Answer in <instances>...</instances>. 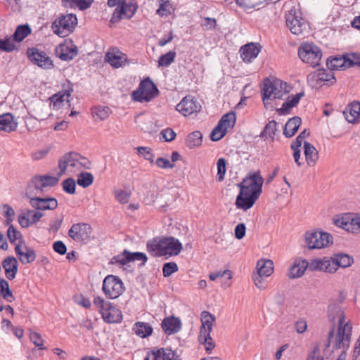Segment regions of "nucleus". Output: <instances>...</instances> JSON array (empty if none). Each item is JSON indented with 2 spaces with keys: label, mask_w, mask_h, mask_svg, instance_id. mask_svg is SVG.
<instances>
[{
  "label": "nucleus",
  "mask_w": 360,
  "mask_h": 360,
  "mask_svg": "<svg viewBox=\"0 0 360 360\" xmlns=\"http://www.w3.org/2000/svg\"><path fill=\"white\" fill-rule=\"evenodd\" d=\"M59 181V177L49 175H35L29 181L25 189V196L37 195L46 187H53Z\"/></svg>",
  "instance_id": "3"
},
{
  "label": "nucleus",
  "mask_w": 360,
  "mask_h": 360,
  "mask_svg": "<svg viewBox=\"0 0 360 360\" xmlns=\"http://www.w3.org/2000/svg\"><path fill=\"white\" fill-rule=\"evenodd\" d=\"M178 271V266L175 262H167L163 264L162 274L164 277H169Z\"/></svg>",
  "instance_id": "57"
},
{
  "label": "nucleus",
  "mask_w": 360,
  "mask_h": 360,
  "mask_svg": "<svg viewBox=\"0 0 360 360\" xmlns=\"http://www.w3.org/2000/svg\"><path fill=\"white\" fill-rule=\"evenodd\" d=\"M142 261V264L144 265L148 260L146 254L140 252H131L127 250H124L122 253L115 256L112 259V263H117L122 266L134 261Z\"/></svg>",
  "instance_id": "19"
},
{
  "label": "nucleus",
  "mask_w": 360,
  "mask_h": 360,
  "mask_svg": "<svg viewBox=\"0 0 360 360\" xmlns=\"http://www.w3.org/2000/svg\"><path fill=\"white\" fill-rule=\"evenodd\" d=\"M91 112L95 120L102 121L106 120L109 117L111 113V110L108 106L99 105L93 108Z\"/></svg>",
  "instance_id": "47"
},
{
  "label": "nucleus",
  "mask_w": 360,
  "mask_h": 360,
  "mask_svg": "<svg viewBox=\"0 0 360 360\" xmlns=\"http://www.w3.org/2000/svg\"><path fill=\"white\" fill-rule=\"evenodd\" d=\"M265 2L266 0H236V4L245 10L254 8Z\"/></svg>",
  "instance_id": "51"
},
{
  "label": "nucleus",
  "mask_w": 360,
  "mask_h": 360,
  "mask_svg": "<svg viewBox=\"0 0 360 360\" xmlns=\"http://www.w3.org/2000/svg\"><path fill=\"white\" fill-rule=\"evenodd\" d=\"M304 96V92L301 91L296 95L289 96L287 101L284 102L281 108L277 111L280 115H285L289 112L290 110L296 106L300 99Z\"/></svg>",
  "instance_id": "34"
},
{
  "label": "nucleus",
  "mask_w": 360,
  "mask_h": 360,
  "mask_svg": "<svg viewBox=\"0 0 360 360\" xmlns=\"http://www.w3.org/2000/svg\"><path fill=\"white\" fill-rule=\"evenodd\" d=\"M92 228L86 223L73 224L68 231V236L77 242L86 243L91 238Z\"/></svg>",
  "instance_id": "13"
},
{
  "label": "nucleus",
  "mask_w": 360,
  "mask_h": 360,
  "mask_svg": "<svg viewBox=\"0 0 360 360\" xmlns=\"http://www.w3.org/2000/svg\"><path fill=\"white\" fill-rule=\"evenodd\" d=\"M165 237L155 238L147 243V250L153 257L165 256Z\"/></svg>",
  "instance_id": "23"
},
{
  "label": "nucleus",
  "mask_w": 360,
  "mask_h": 360,
  "mask_svg": "<svg viewBox=\"0 0 360 360\" xmlns=\"http://www.w3.org/2000/svg\"><path fill=\"white\" fill-rule=\"evenodd\" d=\"M176 110L186 117L194 112H200L201 105L193 96H186L176 105Z\"/></svg>",
  "instance_id": "18"
},
{
  "label": "nucleus",
  "mask_w": 360,
  "mask_h": 360,
  "mask_svg": "<svg viewBox=\"0 0 360 360\" xmlns=\"http://www.w3.org/2000/svg\"><path fill=\"white\" fill-rule=\"evenodd\" d=\"M333 258L336 264V266H340L342 268L349 267L354 262L353 257L345 253L335 254Z\"/></svg>",
  "instance_id": "45"
},
{
  "label": "nucleus",
  "mask_w": 360,
  "mask_h": 360,
  "mask_svg": "<svg viewBox=\"0 0 360 360\" xmlns=\"http://www.w3.org/2000/svg\"><path fill=\"white\" fill-rule=\"evenodd\" d=\"M73 91L72 87L68 86L67 89H63L62 91L54 94L51 100L53 103L54 106L60 105L66 98H68L72 92Z\"/></svg>",
  "instance_id": "46"
},
{
  "label": "nucleus",
  "mask_w": 360,
  "mask_h": 360,
  "mask_svg": "<svg viewBox=\"0 0 360 360\" xmlns=\"http://www.w3.org/2000/svg\"><path fill=\"white\" fill-rule=\"evenodd\" d=\"M257 273L264 277L269 276L274 270L273 262L270 259H260L257 263Z\"/></svg>",
  "instance_id": "39"
},
{
  "label": "nucleus",
  "mask_w": 360,
  "mask_h": 360,
  "mask_svg": "<svg viewBox=\"0 0 360 360\" xmlns=\"http://www.w3.org/2000/svg\"><path fill=\"white\" fill-rule=\"evenodd\" d=\"M77 18L75 14L61 15L52 23L53 32L60 37H65L72 33L76 25Z\"/></svg>",
  "instance_id": "7"
},
{
  "label": "nucleus",
  "mask_w": 360,
  "mask_h": 360,
  "mask_svg": "<svg viewBox=\"0 0 360 360\" xmlns=\"http://www.w3.org/2000/svg\"><path fill=\"white\" fill-rule=\"evenodd\" d=\"M176 55V53L174 51H169L165 54H162L158 60L159 66H169L172 62H174Z\"/></svg>",
  "instance_id": "53"
},
{
  "label": "nucleus",
  "mask_w": 360,
  "mask_h": 360,
  "mask_svg": "<svg viewBox=\"0 0 360 360\" xmlns=\"http://www.w3.org/2000/svg\"><path fill=\"white\" fill-rule=\"evenodd\" d=\"M260 52V47L253 43L243 46L240 49V57L243 61L250 63Z\"/></svg>",
  "instance_id": "27"
},
{
  "label": "nucleus",
  "mask_w": 360,
  "mask_h": 360,
  "mask_svg": "<svg viewBox=\"0 0 360 360\" xmlns=\"http://www.w3.org/2000/svg\"><path fill=\"white\" fill-rule=\"evenodd\" d=\"M304 153L307 165L309 167H314L319 159V153L316 148L310 143L304 141Z\"/></svg>",
  "instance_id": "35"
},
{
  "label": "nucleus",
  "mask_w": 360,
  "mask_h": 360,
  "mask_svg": "<svg viewBox=\"0 0 360 360\" xmlns=\"http://www.w3.org/2000/svg\"><path fill=\"white\" fill-rule=\"evenodd\" d=\"M137 150L139 154L142 155L143 158L150 161V163L154 162V154L152 153L150 148L148 147H138Z\"/></svg>",
  "instance_id": "61"
},
{
  "label": "nucleus",
  "mask_w": 360,
  "mask_h": 360,
  "mask_svg": "<svg viewBox=\"0 0 360 360\" xmlns=\"http://www.w3.org/2000/svg\"><path fill=\"white\" fill-rule=\"evenodd\" d=\"M226 130H221V128H219L217 125L210 134V139L213 141H217L221 139L226 135Z\"/></svg>",
  "instance_id": "64"
},
{
  "label": "nucleus",
  "mask_w": 360,
  "mask_h": 360,
  "mask_svg": "<svg viewBox=\"0 0 360 360\" xmlns=\"http://www.w3.org/2000/svg\"><path fill=\"white\" fill-rule=\"evenodd\" d=\"M57 56L62 60L69 61L72 60L78 53V49L76 45L72 44L70 47L65 45H60L56 50Z\"/></svg>",
  "instance_id": "30"
},
{
  "label": "nucleus",
  "mask_w": 360,
  "mask_h": 360,
  "mask_svg": "<svg viewBox=\"0 0 360 360\" xmlns=\"http://www.w3.org/2000/svg\"><path fill=\"white\" fill-rule=\"evenodd\" d=\"M352 330V325L349 322L345 323V314H342L338 318V331L335 335L333 346L334 349H342L347 350L349 349L351 341Z\"/></svg>",
  "instance_id": "4"
},
{
  "label": "nucleus",
  "mask_w": 360,
  "mask_h": 360,
  "mask_svg": "<svg viewBox=\"0 0 360 360\" xmlns=\"http://www.w3.org/2000/svg\"><path fill=\"white\" fill-rule=\"evenodd\" d=\"M283 85L286 86L287 84L283 83L280 79L271 80L268 78L264 81V86L262 90V97L264 105L268 103L269 100L281 99L287 94L284 89Z\"/></svg>",
  "instance_id": "5"
},
{
  "label": "nucleus",
  "mask_w": 360,
  "mask_h": 360,
  "mask_svg": "<svg viewBox=\"0 0 360 360\" xmlns=\"http://www.w3.org/2000/svg\"><path fill=\"white\" fill-rule=\"evenodd\" d=\"M165 255H178L183 248L179 240L174 237H165Z\"/></svg>",
  "instance_id": "33"
},
{
  "label": "nucleus",
  "mask_w": 360,
  "mask_h": 360,
  "mask_svg": "<svg viewBox=\"0 0 360 360\" xmlns=\"http://www.w3.org/2000/svg\"><path fill=\"white\" fill-rule=\"evenodd\" d=\"M107 4L109 7L117 6L110 20L112 23L118 22L122 19H131L138 9L136 0H108Z\"/></svg>",
  "instance_id": "2"
},
{
  "label": "nucleus",
  "mask_w": 360,
  "mask_h": 360,
  "mask_svg": "<svg viewBox=\"0 0 360 360\" xmlns=\"http://www.w3.org/2000/svg\"><path fill=\"white\" fill-rule=\"evenodd\" d=\"M15 252L22 264L32 263L36 259L35 251L27 245L22 248L21 244H17L15 247Z\"/></svg>",
  "instance_id": "22"
},
{
  "label": "nucleus",
  "mask_w": 360,
  "mask_h": 360,
  "mask_svg": "<svg viewBox=\"0 0 360 360\" xmlns=\"http://www.w3.org/2000/svg\"><path fill=\"white\" fill-rule=\"evenodd\" d=\"M30 339L31 342L39 348V349H46V347H44L43 340L39 333L37 332H31L30 333Z\"/></svg>",
  "instance_id": "59"
},
{
  "label": "nucleus",
  "mask_w": 360,
  "mask_h": 360,
  "mask_svg": "<svg viewBox=\"0 0 360 360\" xmlns=\"http://www.w3.org/2000/svg\"><path fill=\"white\" fill-rule=\"evenodd\" d=\"M27 54L30 60L43 69H51L54 66L51 58L37 48L28 49Z\"/></svg>",
  "instance_id": "15"
},
{
  "label": "nucleus",
  "mask_w": 360,
  "mask_h": 360,
  "mask_svg": "<svg viewBox=\"0 0 360 360\" xmlns=\"http://www.w3.org/2000/svg\"><path fill=\"white\" fill-rule=\"evenodd\" d=\"M7 236L11 243L13 244L17 240H19L20 242L18 244H21L22 243V235L20 231L16 230L13 224H10L7 231Z\"/></svg>",
  "instance_id": "52"
},
{
  "label": "nucleus",
  "mask_w": 360,
  "mask_h": 360,
  "mask_svg": "<svg viewBox=\"0 0 360 360\" xmlns=\"http://www.w3.org/2000/svg\"><path fill=\"white\" fill-rule=\"evenodd\" d=\"M301 123L302 120L298 116H295L289 119L283 129V134L285 137L290 138L293 136L297 131Z\"/></svg>",
  "instance_id": "36"
},
{
  "label": "nucleus",
  "mask_w": 360,
  "mask_h": 360,
  "mask_svg": "<svg viewBox=\"0 0 360 360\" xmlns=\"http://www.w3.org/2000/svg\"><path fill=\"white\" fill-rule=\"evenodd\" d=\"M62 186L63 191L68 194H74L75 193L76 182L71 177L64 180L62 183Z\"/></svg>",
  "instance_id": "56"
},
{
  "label": "nucleus",
  "mask_w": 360,
  "mask_h": 360,
  "mask_svg": "<svg viewBox=\"0 0 360 360\" xmlns=\"http://www.w3.org/2000/svg\"><path fill=\"white\" fill-rule=\"evenodd\" d=\"M323 263L322 271L333 274L338 269L333 257H331L330 259L323 257Z\"/></svg>",
  "instance_id": "55"
},
{
  "label": "nucleus",
  "mask_w": 360,
  "mask_h": 360,
  "mask_svg": "<svg viewBox=\"0 0 360 360\" xmlns=\"http://www.w3.org/2000/svg\"><path fill=\"white\" fill-rule=\"evenodd\" d=\"M2 266L8 280H13L18 272V262L14 257H7L2 262Z\"/></svg>",
  "instance_id": "28"
},
{
  "label": "nucleus",
  "mask_w": 360,
  "mask_h": 360,
  "mask_svg": "<svg viewBox=\"0 0 360 360\" xmlns=\"http://www.w3.org/2000/svg\"><path fill=\"white\" fill-rule=\"evenodd\" d=\"M349 53L341 56H336L328 58L326 65L328 68L330 70H339L342 68H350V66H349Z\"/></svg>",
  "instance_id": "26"
},
{
  "label": "nucleus",
  "mask_w": 360,
  "mask_h": 360,
  "mask_svg": "<svg viewBox=\"0 0 360 360\" xmlns=\"http://www.w3.org/2000/svg\"><path fill=\"white\" fill-rule=\"evenodd\" d=\"M346 120L350 123L360 121V102L354 101L349 104L343 111Z\"/></svg>",
  "instance_id": "29"
},
{
  "label": "nucleus",
  "mask_w": 360,
  "mask_h": 360,
  "mask_svg": "<svg viewBox=\"0 0 360 360\" xmlns=\"http://www.w3.org/2000/svg\"><path fill=\"white\" fill-rule=\"evenodd\" d=\"M29 199L30 206L41 212L45 210H54L58 203L56 198L53 197L41 198L37 195L25 196Z\"/></svg>",
  "instance_id": "14"
},
{
  "label": "nucleus",
  "mask_w": 360,
  "mask_h": 360,
  "mask_svg": "<svg viewBox=\"0 0 360 360\" xmlns=\"http://www.w3.org/2000/svg\"><path fill=\"white\" fill-rule=\"evenodd\" d=\"M339 317L342 314H344L342 311H340V307L336 304H330L328 307V318L330 322H335L336 317L339 315Z\"/></svg>",
  "instance_id": "54"
},
{
  "label": "nucleus",
  "mask_w": 360,
  "mask_h": 360,
  "mask_svg": "<svg viewBox=\"0 0 360 360\" xmlns=\"http://www.w3.org/2000/svg\"><path fill=\"white\" fill-rule=\"evenodd\" d=\"M135 334L142 338L150 336L153 333V328L148 323L136 322L133 326Z\"/></svg>",
  "instance_id": "40"
},
{
  "label": "nucleus",
  "mask_w": 360,
  "mask_h": 360,
  "mask_svg": "<svg viewBox=\"0 0 360 360\" xmlns=\"http://www.w3.org/2000/svg\"><path fill=\"white\" fill-rule=\"evenodd\" d=\"M94 181V176L89 172H82L78 175L77 182L79 186L86 188Z\"/></svg>",
  "instance_id": "49"
},
{
  "label": "nucleus",
  "mask_w": 360,
  "mask_h": 360,
  "mask_svg": "<svg viewBox=\"0 0 360 360\" xmlns=\"http://www.w3.org/2000/svg\"><path fill=\"white\" fill-rule=\"evenodd\" d=\"M202 334H199L198 341L200 344L205 346V349L207 353H211L212 350L215 347V343L213 339L211 338L210 333H208V336Z\"/></svg>",
  "instance_id": "50"
},
{
  "label": "nucleus",
  "mask_w": 360,
  "mask_h": 360,
  "mask_svg": "<svg viewBox=\"0 0 360 360\" xmlns=\"http://www.w3.org/2000/svg\"><path fill=\"white\" fill-rule=\"evenodd\" d=\"M335 82L336 79L330 70L319 69L307 76V82L313 88L323 85L331 86Z\"/></svg>",
  "instance_id": "9"
},
{
  "label": "nucleus",
  "mask_w": 360,
  "mask_h": 360,
  "mask_svg": "<svg viewBox=\"0 0 360 360\" xmlns=\"http://www.w3.org/2000/svg\"><path fill=\"white\" fill-rule=\"evenodd\" d=\"M15 49H16V46L14 44L11 43L10 38L0 39V50L10 53Z\"/></svg>",
  "instance_id": "60"
},
{
  "label": "nucleus",
  "mask_w": 360,
  "mask_h": 360,
  "mask_svg": "<svg viewBox=\"0 0 360 360\" xmlns=\"http://www.w3.org/2000/svg\"><path fill=\"white\" fill-rule=\"evenodd\" d=\"M217 180L221 181L224 179L226 173V160L224 158H219L217 161Z\"/></svg>",
  "instance_id": "58"
},
{
  "label": "nucleus",
  "mask_w": 360,
  "mask_h": 360,
  "mask_svg": "<svg viewBox=\"0 0 360 360\" xmlns=\"http://www.w3.org/2000/svg\"><path fill=\"white\" fill-rule=\"evenodd\" d=\"M277 122L275 120L269 121L264 127L263 130L262 131L259 136L264 140L268 138L271 139L272 141L274 139V136L276 135V132L277 131Z\"/></svg>",
  "instance_id": "44"
},
{
  "label": "nucleus",
  "mask_w": 360,
  "mask_h": 360,
  "mask_svg": "<svg viewBox=\"0 0 360 360\" xmlns=\"http://www.w3.org/2000/svg\"><path fill=\"white\" fill-rule=\"evenodd\" d=\"M0 295L8 302L15 300V297L9 288V284L4 278H0Z\"/></svg>",
  "instance_id": "48"
},
{
  "label": "nucleus",
  "mask_w": 360,
  "mask_h": 360,
  "mask_svg": "<svg viewBox=\"0 0 360 360\" xmlns=\"http://www.w3.org/2000/svg\"><path fill=\"white\" fill-rule=\"evenodd\" d=\"M81 158V155L76 152H69L60 158L58 162L60 169L59 175L64 174L68 166L71 167H77L78 161Z\"/></svg>",
  "instance_id": "21"
},
{
  "label": "nucleus",
  "mask_w": 360,
  "mask_h": 360,
  "mask_svg": "<svg viewBox=\"0 0 360 360\" xmlns=\"http://www.w3.org/2000/svg\"><path fill=\"white\" fill-rule=\"evenodd\" d=\"M161 326L166 334L172 335L178 333L181 330V322L179 318L172 316L164 319Z\"/></svg>",
  "instance_id": "24"
},
{
  "label": "nucleus",
  "mask_w": 360,
  "mask_h": 360,
  "mask_svg": "<svg viewBox=\"0 0 360 360\" xmlns=\"http://www.w3.org/2000/svg\"><path fill=\"white\" fill-rule=\"evenodd\" d=\"M308 266L309 263L306 259H295L289 270L288 277L290 278H297L301 277L304 274Z\"/></svg>",
  "instance_id": "31"
},
{
  "label": "nucleus",
  "mask_w": 360,
  "mask_h": 360,
  "mask_svg": "<svg viewBox=\"0 0 360 360\" xmlns=\"http://www.w3.org/2000/svg\"><path fill=\"white\" fill-rule=\"evenodd\" d=\"M336 226L353 233H360V216L345 214L341 218L335 219Z\"/></svg>",
  "instance_id": "16"
},
{
  "label": "nucleus",
  "mask_w": 360,
  "mask_h": 360,
  "mask_svg": "<svg viewBox=\"0 0 360 360\" xmlns=\"http://www.w3.org/2000/svg\"><path fill=\"white\" fill-rule=\"evenodd\" d=\"M201 327L200 328V333L202 334L203 336L207 335L210 333L212 330L213 324L215 321V316L210 314L209 311H203L201 313Z\"/></svg>",
  "instance_id": "32"
},
{
  "label": "nucleus",
  "mask_w": 360,
  "mask_h": 360,
  "mask_svg": "<svg viewBox=\"0 0 360 360\" xmlns=\"http://www.w3.org/2000/svg\"><path fill=\"white\" fill-rule=\"evenodd\" d=\"M300 58L312 67L319 65L322 53L319 47L314 44L304 43L298 50Z\"/></svg>",
  "instance_id": "8"
},
{
  "label": "nucleus",
  "mask_w": 360,
  "mask_h": 360,
  "mask_svg": "<svg viewBox=\"0 0 360 360\" xmlns=\"http://www.w3.org/2000/svg\"><path fill=\"white\" fill-rule=\"evenodd\" d=\"M103 321L108 323H119L122 321V314L119 308L109 302L100 312Z\"/></svg>",
  "instance_id": "20"
},
{
  "label": "nucleus",
  "mask_w": 360,
  "mask_h": 360,
  "mask_svg": "<svg viewBox=\"0 0 360 360\" xmlns=\"http://www.w3.org/2000/svg\"><path fill=\"white\" fill-rule=\"evenodd\" d=\"M310 132L308 129H304L296 138L295 141L291 143V148H300L302 146V143L304 139L309 136Z\"/></svg>",
  "instance_id": "62"
},
{
  "label": "nucleus",
  "mask_w": 360,
  "mask_h": 360,
  "mask_svg": "<svg viewBox=\"0 0 360 360\" xmlns=\"http://www.w3.org/2000/svg\"><path fill=\"white\" fill-rule=\"evenodd\" d=\"M32 32L29 25H21L17 27L12 37L13 40L17 42L22 41L25 39Z\"/></svg>",
  "instance_id": "43"
},
{
  "label": "nucleus",
  "mask_w": 360,
  "mask_h": 360,
  "mask_svg": "<svg viewBox=\"0 0 360 360\" xmlns=\"http://www.w3.org/2000/svg\"><path fill=\"white\" fill-rule=\"evenodd\" d=\"M102 288L106 297L110 299L117 298L124 289L121 279L113 275H108L105 278Z\"/></svg>",
  "instance_id": "11"
},
{
  "label": "nucleus",
  "mask_w": 360,
  "mask_h": 360,
  "mask_svg": "<svg viewBox=\"0 0 360 360\" xmlns=\"http://www.w3.org/2000/svg\"><path fill=\"white\" fill-rule=\"evenodd\" d=\"M202 135L200 131H195L189 134L186 139V145L190 149L198 147L202 144Z\"/></svg>",
  "instance_id": "42"
},
{
  "label": "nucleus",
  "mask_w": 360,
  "mask_h": 360,
  "mask_svg": "<svg viewBox=\"0 0 360 360\" xmlns=\"http://www.w3.org/2000/svg\"><path fill=\"white\" fill-rule=\"evenodd\" d=\"M304 239L309 249H320L333 243L331 235L323 231L307 232Z\"/></svg>",
  "instance_id": "10"
},
{
  "label": "nucleus",
  "mask_w": 360,
  "mask_h": 360,
  "mask_svg": "<svg viewBox=\"0 0 360 360\" xmlns=\"http://www.w3.org/2000/svg\"><path fill=\"white\" fill-rule=\"evenodd\" d=\"M105 61L108 63L112 67L119 68L125 65L127 61V56L119 50L108 52L105 56Z\"/></svg>",
  "instance_id": "25"
},
{
  "label": "nucleus",
  "mask_w": 360,
  "mask_h": 360,
  "mask_svg": "<svg viewBox=\"0 0 360 360\" xmlns=\"http://www.w3.org/2000/svg\"><path fill=\"white\" fill-rule=\"evenodd\" d=\"M159 94V90L149 78L142 80L136 90L131 94L132 100L137 102H149Z\"/></svg>",
  "instance_id": "6"
},
{
  "label": "nucleus",
  "mask_w": 360,
  "mask_h": 360,
  "mask_svg": "<svg viewBox=\"0 0 360 360\" xmlns=\"http://www.w3.org/2000/svg\"><path fill=\"white\" fill-rule=\"evenodd\" d=\"M115 197L120 203L125 204L129 200L130 193L123 190H118L115 191Z\"/></svg>",
  "instance_id": "63"
},
{
  "label": "nucleus",
  "mask_w": 360,
  "mask_h": 360,
  "mask_svg": "<svg viewBox=\"0 0 360 360\" xmlns=\"http://www.w3.org/2000/svg\"><path fill=\"white\" fill-rule=\"evenodd\" d=\"M144 360H181L175 350L171 348H153L148 352Z\"/></svg>",
  "instance_id": "17"
},
{
  "label": "nucleus",
  "mask_w": 360,
  "mask_h": 360,
  "mask_svg": "<svg viewBox=\"0 0 360 360\" xmlns=\"http://www.w3.org/2000/svg\"><path fill=\"white\" fill-rule=\"evenodd\" d=\"M159 8L156 11V13L161 17H167L174 12L175 8L173 7L169 0H158Z\"/></svg>",
  "instance_id": "41"
},
{
  "label": "nucleus",
  "mask_w": 360,
  "mask_h": 360,
  "mask_svg": "<svg viewBox=\"0 0 360 360\" xmlns=\"http://www.w3.org/2000/svg\"><path fill=\"white\" fill-rule=\"evenodd\" d=\"M285 23L290 32L296 35L302 34L307 27L305 20L302 17L301 13L295 8L291 9L285 15Z\"/></svg>",
  "instance_id": "12"
},
{
  "label": "nucleus",
  "mask_w": 360,
  "mask_h": 360,
  "mask_svg": "<svg viewBox=\"0 0 360 360\" xmlns=\"http://www.w3.org/2000/svg\"><path fill=\"white\" fill-rule=\"evenodd\" d=\"M18 123L13 120V116L10 113L0 115V130L6 132L15 131Z\"/></svg>",
  "instance_id": "37"
},
{
  "label": "nucleus",
  "mask_w": 360,
  "mask_h": 360,
  "mask_svg": "<svg viewBox=\"0 0 360 360\" xmlns=\"http://www.w3.org/2000/svg\"><path fill=\"white\" fill-rule=\"evenodd\" d=\"M236 121V113L233 111H231L221 117L217 124V126L219 128H221L222 131L225 129L226 133L228 129H232L234 127Z\"/></svg>",
  "instance_id": "38"
},
{
  "label": "nucleus",
  "mask_w": 360,
  "mask_h": 360,
  "mask_svg": "<svg viewBox=\"0 0 360 360\" xmlns=\"http://www.w3.org/2000/svg\"><path fill=\"white\" fill-rule=\"evenodd\" d=\"M264 178L260 172H250L243 181L238 184L240 192L236 197V205L243 210L250 209L262 192Z\"/></svg>",
  "instance_id": "1"
}]
</instances>
